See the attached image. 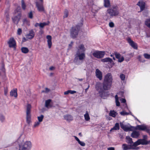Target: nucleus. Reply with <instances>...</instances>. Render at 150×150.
Returning a JSON list of instances; mask_svg holds the SVG:
<instances>
[{"mask_svg": "<svg viewBox=\"0 0 150 150\" xmlns=\"http://www.w3.org/2000/svg\"><path fill=\"white\" fill-rule=\"evenodd\" d=\"M149 142H150V141H147L145 139H139L134 142V146L136 147L140 144L142 145H146Z\"/></svg>", "mask_w": 150, "mask_h": 150, "instance_id": "6e6552de", "label": "nucleus"}, {"mask_svg": "<svg viewBox=\"0 0 150 150\" xmlns=\"http://www.w3.org/2000/svg\"><path fill=\"white\" fill-rule=\"evenodd\" d=\"M79 31V27L77 25L72 27L70 30V36L73 38H76Z\"/></svg>", "mask_w": 150, "mask_h": 150, "instance_id": "39448f33", "label": "nucleus"}, {"mask_svg": "<svg viewBox=\"0 0 150 150\" xmlns=\"http://www.w3.org/2000/svg\"><path fill=\"white\" fill-rule=\"evenodd\" d=\"M96 77L100 80L102 79L103 75L102 72L98 69H96L95 72Z\"/></svg>", "mask_w": 150, "mask_h": 150, "instance_id": "f3484780", "label": "nucleus"}, {"mask_svg": "<svg viewBox=\"0 0 150 150\" xmlns=\"http://www.w3.org/2000/svg\"><path fill=\"white\" fill-rule=\"evenodd\" d=\"M137 5L140 7L141 11H143L145 8V3L142 1H139Z\"/></svg>", "mask_w": 150, "mask_h": 150, "instance_id": "a211bd4d", "label": "nucleus"}, {"mask_svg": "<svg viewBox=\"0 0 150 150\" xmlns=\"http://www.w3.org/2000/svg\"><path fill=\"white\" fill-rule=\"evenodd\" d=\"M22 33V29L21 28H19L17 30V34L20 35Z\"/></svg>", "mask_w": 150, "mask_h": 150, "instance_id": "de8ad7c7", "label": "nucleus"}, {"mask_svg": "<svg viewBox=\"0 0 150 150\" xmlns=\"http://www.w3.org/2000/svg\"><path fill=\"white\" fill-rule=\"evenodd\" d=\"M51 101V99H48L45 101V106L46 108H49L52 107V106L50 104Z\"/></svg>", "mask_w": 150, "mask_h": 150, "instance_id": "393cba45", "label": "nucleus"}, {"mask_svg": "<svg viewBox=\"0 0 150 150\" xmlns=\"http://www.w3.org/2000/svg\"><path fill=\"white\" fill-rule=\"evenodd\" d=\"M39 33L40 34L42 35L43 33V31L42 30H41L39 31Z\"/></svg>", "mask_w": 150, "mask_h": 150, "instance_id": "052dcab7", "label": "nucleus"}, {"mask_svg": "<svg viewBox=\"0 0 150 150\" xmlns=\"http://www.w3.org/2000/svg\"><path fill=\"white\" fill-rule=\"evenodd\" d=\"M117 113L114 110H110L109 113L110 116L113 117H115L117 115Z\"/></svg>", "mask_w": 150, "mask_h": 150, "instance_id": "c85d7f7f", "label": "nucleus"}, {"mask_svg": "<svg viewBox=\"0 0 150 150\" xmlns=\"http://www.w3.org/2000/svg\"><path fill=\"white\" fill-rule=\"evenodd\" d=\"M31 108V105L29 104H28L26 112V120L28 124H29L31 122L30 115Z\"/></svg>", "mask_w": 150, "mask_h": 150, "instance_id": "423d86ee", "label": "nucleus"}, {"mask_svg": "<svg viewBox=\"0 0 150 150\" xmlns=\"http://www.w3.org/2000/svg\"><path fill=\"white\" fill-rule=\"evenodd\" d=\"M69 15V11L67 9H65L64 12V15L63 16L64 18H67Z\"/></svg>", "mask_w": 150, "mask_h": 150, "instance_id": "72a5a7b5", "label": "nucleus"}, {"mask_svg": "<svg viewBox=\"0 0 150 150\" xmlns=\"http://www.w3.org/2000/svg\"><path fill=\"white\" fill-rule=\"evenodd\" d=\"M40 23H36L35 25V27H37L38 26H40Z\"/></svg>", "mask_w": 150, "mask_h": 150, "instance_id": "13d9d810", "label": "nucleus"}, {"mask_svg": "<svg viewBox=\"0 0 150 150\" xmlns=\"http://www.w3.org/2000/svg\"><path fill=\"white\" fill-rule=\"evenodd\" d=\"M5 120V117L2 115H1L0 116V120L2 122H3Z\"/></svg>", "mask_w": 150, "mask_h": 150, "instance_id": "c03bdc74", "label": "nucleus"}, {"mask_svg": "<svg viewBox=\"0 0 150 150\" xmlns=\"http://www.w3.org/2000/svg\"><path fill=\"white\" fill-rule=\"evenodd\" d=\"M126 142L129 144L130 146H134V143L132 141V139L129 136H127L126 137Z\"/></svg>", "mask_w": 150, "mask_h": 150, "instance_id": "412c9836", "label": "nucleus"}, {"mask_svg": "<svg viewBox=\"0 0 150 150\" xmlns=\"http://www.w3.org/2000/svg\"><path fill=\"white\" fill-rule=\"evenodd\" d=\"M84 117L85 120L86 121H88L90 119V118L87 111H86V114L84 115Z\"/></svg>", "mask_w": 150, "mask_h": 150, "instance_id": "2f4dec72", "label": "nucleus"}, {"mask_svg": "<svg viewBox=\"0 0 150 150\" xmlns=\"http://www.w3.org/2000/svg\"><path fill=\"white\" fill-rule=\"evenodd\" d=\"M112 83L103 81L102 84L101 83L97 82L95 86L96 90L98 91L100 96L103 99H106L108 96L109 93L106 91L109 90L111 86Z\"/></svg>", "mask_w": 150, "mask_h": 150, "instance_id": "f257e3e1", "label": "nucleus"}, {"mask_svg": "<svg viewBox=\"0 0 150 150\" xmlns=\"http://www.w3.org/2000/svg\"><path fill=\"white\" fill-rule=\"evenodd\" d=\"M69 93V90H68L67 91H65L64 93V95H67Z\"/></svg>", "mask_w": 150, "mask_h": 150, "instance_id": "4d7b16f0", "label": "nucleus"}, {"mask_svg": "<svg viewBox=\"0 0 150 150\" xmlns=\"http://www.w3.org/2000/svg\"><path fill=\"white\" fill-rule=\"evenodd\" d=\"M141 58V57L140 56H138V59H139V61H141V60L140 59Z\"/></svg>", "mask_w": 150, "mask_h": 150, "instance_id": "69168bd1", "label": "nucleus"}, {"mask_svg": "<svg viewBox=\"0 0 150 150\" xmlns=\"http://www.w3.org/2000/svg\"><path fill=\"white\" fill-rule=\"evenodd\" d=\"M101 60L103 62H110V63H112L113 62L112 59L109 57L101 59Z\"/></svg>", "mask_w": 150, "mask_h": 150, "instance_id": "5701e85b", "label": "nucleus"}, {"mask_svg": "<svg viewBox=\"0 0 150 150\" xmlns=\"http://www.w3.org/2000/svg\"><path fill=\"white\" fill-rule=\"evenodd\" d=\"M127 41L130 46L135 49H137V45L136 43L134 42L130 38H127Z\"/></svg>", "mask_w": 150, "mask_h": 150, "instance_id": "ddd939ff", "label": "nucleus"}, {"mask_svg": "<svg viewBox=\"0 0 150 150\" xmlns=\"http://www.w3.org/2000/svg\"><path fill=\"white\" fill-rule=\"evenodd\" d=\"M116 105L117 106H119L120 105V103L119 101L118 100H115Z\"/></svg>", "mask_w": 150, "mask_h": 150, "instance_id": "8fccbe9b", "label": "nucleus"}, {"mask_svg": "<svg viewBox=\"0 0 150 150\" xmlns=\"http://www.w3.org/2000/svg\"><path fill=\"white\" fill-rule=\"evenodd\" d=\"M28 17L32 19L33 18V13L32 11H30L28 13Z\"/></svg>", "mask_w": 150, "mask_h": 150, "instance_id": "79ce46f5", "label": "nucleus"}, {"mask_svg": "<svg viewBox=\"0 0 150 150\" xmlns=\"http://www.w3.org/2000/svg\"><path fill=\"white\" fill-rule=\"evenodd\" d=\"M115 100L117 99L118 100V97L117 95H116L115 96Z\"/></svg>", "mask_w": 150, "mask_h": 150, "instance_id": "680f3d73", "label": "nucleus"}, {"mask_svg": "<svg viewBox=\"0 0 150 150\" xmlns=\"http://www.w3.org/2000/svg\"><path fill=\"white\" fill-rule=\"evenodd\" d=\"M69 93L71 94H73L76 93V91H72L71 90H69Z\"/></svg>", "mask_w": 150, "mask_h": 150, "instance_id": "603ef678", "label": "nucleus"}, {"mask_svg": "<svg viewBox=\"0 0 150 150\" xmlns=\"http://www.w3.org/2000/svg\"><path fill=\"white\" fill-rule=\"evenodd\" d=\"M78 143L81 146H84L86 145L85 143L83 142L80 141Z\"/></svg>", "mask_w": 150, "mask_h": 150, "instance_id": "49530a36", "label": "nucleus"}, {"mask_svg": "<svg viewBox=\"0 0 150 150\" xmlns=\"http://www.w3.org/2000/svg\"><path fill=\"white\" fill-rule=\"evenodd\" d=\"M21 16V13L20 12L18 13L17 16L13 17L12 19L13 22L16 24H18L20 19Z\"/></svg>", "mask_w": 150, "mask_h": 150, "instance_id": "2eb2a0df", "label": "nucleus"}, {"mask_svg": "<svg viewBox=\"0 0 150 150\" xmlns=\"http://www.w3.org/2000/svg\"><path fill=\"white\" fill-rule=\"evenodd\" d=\"M50 91V89H49V88H45V91L43 90L42 91V92H43V93L45 92V93H47L49 92Z\"/></svg>", "mask_w": 150, "mask_h": 150, "instance_id": "09e8293b", "label": "nucleus"}, {"mask_svg": "<svg viewBox=\"0 0 150 150\" xmlns=\"http://www.w3.org/2000/svg\"><path fill=\"white\" fill-rule=\"evenodd\" d=\"M105 54V52L103 51H96L93 54V55L98 58H101L103 57Z\"/></svg>", "mask_w": 150, "mask_h": 150, "instance_id": "9d476101", "label": "nucleus"}, {"mask_svg": "<svg viewBox=\"0 0 150 150\" xmlns=\"http://www.w3.org/2000/svg\"><path fill=\"white\" fill-rule=\"evenodd\" d=\"M107 149H108V150H115V148L113 147H110L108 148Z\"/></svg>", "mask_w": 150, "mask_h": 150, "instance_id": "6e6d98bb", "label": "nucleus"}, {"mask_svg": "<svg viewBox=\"0 0 150 150\" xmlns=\"http://www.w3.org/2000/svg\"><path fill=\"white\" fill-rule=\"evenodd\" d=\"M130 145H128L126 144H124L122 145V148L123 150H127L132 149Z\"/></svg>", "mask_w": 150, "mask_h": 150, "instance_id": "cd10ccee", "label": "nucleus"}, {"mask_svg": "<svg viewBox=\"0 0 150 150\" xmlns=\"http://www.w3.org/2000/svg\"><path fill=\"white\" fill-rule=\"evenodd\" d=\"M8 93V89L7 88H5L4 89V94L6 96Z\"/></svg>", "mask_w": 150, "mask_h": 150, "instance_id": "3c124183", "label": "nucleus"}, {"mask_svg": "<svg viewBox=\"0 0 150 150\" xmlns=\"http://www.w3.org/2000/svg\"><path fill=\"white\" fill-rule=\"evenodd\" d=\"M19 145V150H30L32 144L30 141L23 142V139L20 138L18 140Z\"/></svg>", "mask_w": 150, "mask_h": 150, "instance_id": "7ed1b4c3", "label": "nucleus"}, {"mask_svg": "<svg viewBox=\"0 0 150 150\" xmlns=\"http://www.w3.org/2000/svg\"><path fill=\"white\" fill-rule=\"evenodd\" d=\"M144 56L145 58L146 59H149L150 58V55L147 54H144Z\"/></svg>", "mask_w": 150, "mask_h": 150, "instance_id": "a18cd8bd", "label": "nucleus"}, {"mask_svg": "<svg viewBox=\"0 0 150 150\" xmlns=\"http://www.w3.org/2000/svg\"><path fill=\"white\" fill-rule=\"evenodd\" d=\"M44 117V115H40V116L38 117V122L40 123L42 122L43 120Z\"/></svg>", "mask_w": 150, "mask_h": 150, "instance_id": "f704fd0d", "label": "nucleus"}, {"mask_svg": "<svg viewBox=\"0 0 150 150\" xmlns=\"http://www.w3.org/2000/svg\"><path fill=\"white\" fill-rule=\"evenodd\" d=\"M10 95L11 96L16 98L17 96V89L16 88L11 90L10 92Z\"/></svg>", "mask_w": 150, "mask_h": 150, "instance_id": "4be33fe9", "label": "nucleus"}, {"mask_svg": "<svg viewBox=\"0 0 150 150\" xmlns=\"http://www.w3.org/2000/svg\"><path fill=\"white\" fill-rule=\"evenodd\" d=\"M145 24L150 28V19L147 20L145 22Z\"/></svg>", "mask_w": 150, "mask_h": 150, "instance_id": "e433bc0d", "label": "nucleus"}, {"mask_svg": "<svg viewBox=\"0 0 150 150\" xmlns=\"http://www.w3.org/2000/svg\"><path fill=\"white\" fill-rule=\"evenodd\" d=\"M26 40V39L24 38H23V41L24 42Z\"/></svg>", "mask_w": 150, "mask_h": 150, "instance_id": "774afa93", "label": "nucleus"}, {"mask_svg": "<svg viewBox=\"0 0 150 150\" xmlns=\"http://www.w3.org/2000/svg\"><path fill=\"white\" fill-rule=\"evenodd\" d=\"M132 116H133L135 118V119L137 120L139 122V121L136 117H135L133 115H132Z\"/></svg>", "mask_w": 150, "mask_h": 150, "instance_id": "338daca9", "label": "nucleus"}, {"mask_svg": "<svg viewBox=\"0 0 150 150\" xmlns=\"http://www.w3.org/2000/svg\"><path fill=\"white\" fill-rule=\"evenodd\" d=\"M104 6L105 7H108L110 6V3L109 0H104Z\"/></svg>", "mask_w": 150, "mask_h": 150, "instance_id": "c756f323", "label": "nucleus"}, {"mask_svg": "<svg viewBox=\"0 0 150 150\" xmlns=\"http://www.w3.org/2000/svg\"><path fill=\"white\" fill-rule=\"evenodd\" d=\"M64 117L65 120L68 122H70L73 120V117L70 115H65L64 116Z\"/></svg>", "mask_w": 150, "mask_h": 150, "instance_id": "b1692460", "label": "nucleus"}, {"mask_svg": "<svg viewBox=\"0 0 150 150\" xmlns=\"http://www.w3.org/2000/svg\"><path fill=\"white\" fill-rule=\"evenodd\" d=\"M137 129L139 130H144L147 129L146 126L144 125H138L137 126Z\"/></svg>", "mask_w": 150, "mask_h": 150, "instance_id": "a878e982", "label": "nucleus"}, {"mask_svg": "<svg viewBox=\"0 0 150 150\" xmlns=\"http://www.w3.org/2000/svg\"><path fill=\"white\" fill-rule=\"evenodd\" d=\"M120 101L122 103H125L126 102V100L125 99L122 98L120 99Z\"/></svg>", "mask_w": 150, "mask_h": 150, "instance_id": "864d4df0", "label": "nucleus"}, {"mask_svg": "<svg viewBox=\"0 0 150 150\" xmlns=\"http://www.w3.org/2000/svg\"><path fill=\"white\" fill-rule=\"evenodd\" d=\"M28 34L26 35V37L27 38L31 39L33 38L35 36V33L33 29L30 30Z\"/></svg>", "mask_w": 150, "mask_h": 150, "instance_id": "dca6fc26", "label": "nucleus"}, {"mask_svg": "<svg viewBox=\"0 0 150 150\" xmlns=\"http://www.w3.org/2000/svg\"><path fill=\"white\" fill-rule=\"evenodd\" d=\"M40 124V122L38 121H36L35 122L33 127L34 128L38 127Z\"/></svg>", "mask_w": 150, "mask_h": 150, "instance_id": "4c0bfd02", "label": "nucleus"}, {"mask_svg": "<svg viewBox=\"0 0 150 150\" xmlns=\"http://www.w3.org/2000/svg\"><path fill=\"white\" fill-rule=\"evenodd\" d=\"M50 70H52L54 69V67L53 66L51 67L50 68Z\"/></svg>", "mask_w": 150, "mask_h": 150, "instance_id": "bf43d9fd", "label": "nucleus"}, {"mask_svg": "<svg viewBox=\"0 0 150 150\" xmlns=\"http://www.w3.org/2000/svg\"><path fill=\"white\" fill-rule=\"evenodd\" d=\"M10 47H15L16 46V42L13 38H10L9 41L8 42Z\"/></svg>", "mask_w": 150, "mask_h": 150, "instance_id": "4468645a", "label": "nucleus"}, {"mask_svg": "<svg viewBox=\"0 0 150 150\" xmlns=\"http://www.w3.org/2000/svg\"><path fill=\"white\" fill-rule=\"evenodd\" d=\"M24 24H27L28 25H30L29 21L27 19H25L23 21Z\"/></svg>", "mask_w": 150, "mask_h": 150, "instance_id": "58836bf2", "label": "nucleus"}, {"mask_svg": "<svg viewBox=\"0 0 150 150\" xmlns=\"http://www.w3.org/2000/svg\"><path fill=\"white\" fill-rule=\"evenodd\" d=\"M46 38L47 39V42L48 47L50 48L52 45V37L50 35H47L46 36Z\"/></svg>", "mask_w": 150, "mask_h": 150, "instance_id": "aec40b11", "label": "nucleus"}, {"mask_svg": "<svg viewBox=\"0 0 150 150\" xmlns=\"http://www.w3.org/2000/svg\"><path fill=\"white\" fill-rule=\"evenodd\" d=\"M77 79L78 80H79L80 81H82L83 80V79H79V78H78Z\"/></svg>", "mask_w": 150, "mask_h": 150, "instance_id": "e2e57ef3", "label": "nucleus"}, {"mask_svg": "<svg viewBox=\"0 0 150 150\" xmlns=\"http://www.w3.org/2000/svg\"><path fill=\"white\" fill-rule=\"evenodd\" d=\"M120 78L122 81H124L125 79V76L123 74H121L120 75Z\"/></svg>", "mask_w": 150, "mask_h": 150, "instance_id": "ea45409f", "label": "nucleus"}, {"mask_svg": "<svg viewBox=\"0 0 150 150\" xmlns=\"http://www.w3.org/2000/svg\"><path fill=\"white\" fill-rule=\"evenodd\" d=\"M112 78L111 74L110 73L107 74L105 77L103 81L112 83Z\"/></svg>", "mask_w": 150, "mask_h": 150, "instance_id": "9b49d317", "label": "nucleus"}, {"mask_svg": "<svg viewBox=\"0 0 150 150\" xmlns=\"http://www.w3.org/2000/svg\"><path fill=\"white\" fill-rule=\"evenodd\" d=\"M40 2H35L36 6L38 11L40 12H45V9L44 7L43 3V0H39Z\"/></svg>", "mask_w": 150, "mask_h": 150, "instance_id": "1a4fd4ad", "label": "nucleus"}, {"mask_svg": "<svg viewBox=\"0 0 150 150\" xmlns=\"http://www.w3.org/2000/svg\"><path fill=\"white\" fill-rule=\"evenodd\" d=\"M21 50L23 53L25 54L28 53L29 51L28 49L26 47H22L21 48Z\"/></svg>", "mask_w": 150, "mask_h": 150, "instance_id": "7c9ffc66", "label": "nucleus"}, {"mask_svg": "<svg viewBox=\"0 0 150 150\" xmlns=\"http://www.w3.org/2000/svg\"><path fill=\"white\" fill-rule=\"evenodd\" d=\"M114 23L112 22H110L109 23V27L110 28H113L114 26Z\"/></svg>", "mask_w": 150, "mask_h": 150, "instance_id": "37998d69", "label": "nucleus"}, {"mask_svg": "<svg viewBox=\"0 0 150 150\" xmlns=\"http://www.w3.org/2000/svg\"><path fill=\"white\" fill-rule=\"evenodd\" d=\"M77 51L74 61L77 65H80L81 64L85 59L86 55L84 52L86 50V48L83 44H81L76 47Z\"/></svg>", "mask_w": 150, "mask_h": 150, "instance_id": "f03ea898", "label": "nucleus"}, {"mask_svg": "<svg viewBox=\"0 0 150 150\" xmlns=\"http://www.w3.org/2000/svg\"><path fill=\"white\" fill-rule=\"evenodd\" d=\"M21 7L22 8L23 10H25L26 9V5L25 3L24 0H21Z\"/></svg>", "mask_w": 150, "mask_h": 150, "instance_id": "473e14b6", "label": "nucleus"}, {"mask_svg": "<svg viewBox=\"0 0 150 150\" xmlns=\"http://www.w3.org/2000/svg\"><path fill=\"white\" fill-rule=\"evenodd\" d=\"M73 43V42H71L70 44L69 45V46L70 47H71L72 46V45Z\"/></svg>", "mask_w": 150, "mask_h": 150, "instance_id": "0e129e2a", "label": "nucleus"}, {"mask_svg": "<svg viewBox=\"0 0 150 150\" xmlns=\"http://www.w3.org/2000/svg\"><path fill=\"white\" fill-rule=\"evenodd\" d=\"M74 137L75 139L78 142V143L80 141L79 139L76 136H74Z\"/></svg>", "mask_w": 150, "mask_h": 150, "instance_id": "5fc2aeb1", "label": "nucleus"}, {"mask_svg": "<svg viewBox=\"0 0 150 150\" xmlns=\"http://www.w3.org/2000/svg\"><path fill=\"white\" fill-rule=\"evenodd\" d=\"M120 114L122 115H129V113L127 112L124 111H122L120 112Z\"/></svg>", "mask_w": 150, "mask_h": 150, "instance_id": "a19ab883", "label": "nucleus"}, {"mask_svg": "<svg viewBox=\"0 0 150 150\" xmlns=\"http://www.w3.org/2000/svg\"><path fill=\"white\" fill-rule=\"evenodd\" d=\"M114 54L115 55V57L118 59V62H122L124 60V57L123 56L121 57V55L119 53L117 52H115Z\"/></svg>", "mask_w": 150, "mask_h": 150, "instance_id": "f8f14e48", "label": "nucleus"}, {"mask_svg": "<svg viewBox=\"0 0 150 150\" xmlns=\"http://www.w3.org/2000/svg\"><path fill=\"white\" fill-rule=\"evenodd\" d=\"M120 129V126L119 124L118 123H116L114 126L110 130V131L111 132L112 130H118Z\"/></svg>", "mask_w": 150, "mask_h": 150, "instance_id": "bb28decb", "label": "nucleus"}, {"mask_svg": "<svg viewBox=\"0 0 150 150\" xmlns=\"http://www.w3.org/2000/svg\"><path fill=\"white\" fill-rule=\"evenodd\" d=\"M140 134L139 131L134 130L133 131L131 134V137L133 138H137Z\"/></svg>", "mask_w": 150, "mask_h": 150, "instance_id": "6ab92c4d", "label": "nucleus"}, {"mask_svg": "<svg viewBox=\"0 0 150 150\" xmlns=\"http://www.w3.org/2000/svg\"><path fill=\"white\" fill-rule=\"evenodd\" d=\"M119 8L117 6H113L108 8L106 14L109 15L110 17H113L118 15Z\"/></svg>", "mask_w": 150, "mask_h": 150, "instance_id": "20e7f679", "label": "nucleus"}, {"mask_svg": "<svg viewBox=\"0 0 150 150\" xmlns=\"http://www.w3.org/2000/svg\"><path fill=\"white\" fill-rule=\"evenodd\" d=\"M120 125L121 128L126 132L132 131L134 129V127L131 126L129 124L125 125L123 124V122H120Z\"/></svg>", "mask_w": 150, "mask_h": 150, "instance_id": "0eeeda50", "label": "nucleus"}, {"mask_svg": "<svg viewBox=\"0 0 150 150\" xmlns=\"http://www.w3.org/2000/svg\"><path fill=\"white\" fill-rule=\"evenodd\" d=\"M49 23H40V27L41 28H43L45 26L47 25H48Z\"/></svg>", "mask_w": 150, "mask_h": 150, "instance_id": "c9c22d12", "label": "nucleus"}]
</instances>
